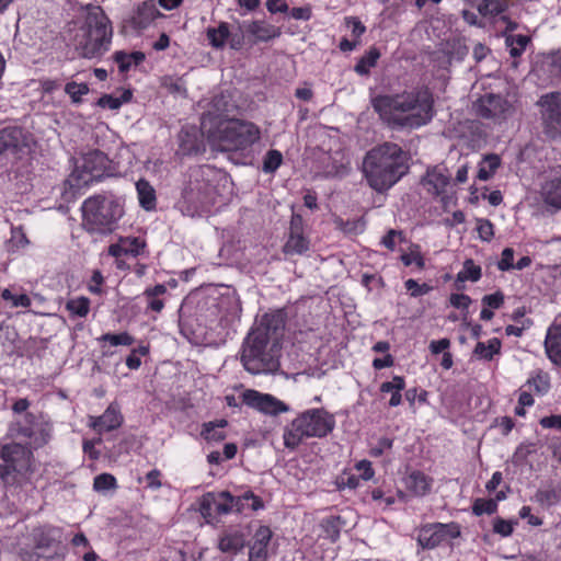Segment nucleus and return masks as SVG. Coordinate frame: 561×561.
Instances as JSON below:
<instances>
[{"instance_id":"obj_1","label":"nucleus","mask_w":561,"mask_h":561,"mask_svg":"<svg viewBox=\"0 0 561 561\" xmlns=\"http://www.w3.org/2000/svg\"><path fill=\"white\" fill-rule=\"evenodd\" d=\"M285 329V316L277 310L265 313L243 343L241 362L253 375L273 374L279 368L280 337Z\"/></svg>"},{"instance_id":"obj_2","label":"nucleus","mask_w":561,"mask_h":561,"mask_svg":"<svg viewBox=\"0 0 561 561\" xmlns=\"http://www.w3.org/2000/svg\"><path fill=\"white\" fill-rule=\"evenodd\" d=\"M371 106L390 128L414 129L433 118V99L427 91H403L377 95Z\"/></svg>"},{"instance_id":"obj_3","label":"nucleus","mask_w":561,"mask_h":561,"mask_svg":"<svg viewBox=\"0 0 561 561\" xmlns=\"http://www.w3.org/2000/svg\"><path fill=\"white\" fill-rule=\"evenodd\" d=\"M408 171V156L393 142L369 150L363 161V172L369 186L379 193L389 190Z\"/></svg>"},{"instance_id":"obj_4","label":"nucleus","mask_w":561,"mask_h":561,"mask_svg":"<svg viewBox=\"0 0 561 561\" xmlns=\"http://www.w3.org/2000/svg\"><path fill=\"white\" fill-rule=\"evenodd\" d=\"M202 131L209 145L218 151L243 149L260 138L259 128L249 122L225 119L211 114L202 119Z\"/></svg>"},{"instance_id":"obj_5","label":"nucleus","mask_w":561,"mask_h":561,"mask_svg":"<svg viewBox=\"0 0 561 561\" xmlns=\"http://www.w3.org/2000/svg\"><path fill=\"white\" fill-rule=\"evenodd\" d=\"M87 15L81 27L82 35L77 38L76 49L83 58H94L108 49L112 38V26L103 9L88 4Z\"/></svg>"},{"instance_id":"obj_6","label":"nucleus","mask_w":561,"mask_h":561,"mask_svg":"<svg viewBox=\"0 0 561 561\" xmlns=\"http://www.w3.org/2000/svg\"><path fill=\"white\" fill-rule=\"evenodd\" d=\"M334 419L323 409L308 410L285 428L284 445L295 449L305 438L323 437L334 427Z\"/></svg>"},{"instance_id":"obj_7","label":"nucleus","mask_w":561,"mask_h":561,"mask_svg":"<svg viewBox=\"0 0 561 561\" xmlns=\"http://www.w3.org/2000/svg\"><path fill=\"white\" fill-rule=\"evenodd\" d=\"M82 227L90 233L106 234L115 229L116 221L122 217L119 204L103 195L85 199L81 207Z\"/></svg>"},{"instance_id":"obj_8","label":"nucleus","mask_w":561,"mask_h":561,"mask_svg":"<svg viewBox=\"0 0 561 561\" xmlns=\"http://www.w3.org/2000/svg\"><path fill=\"white\" fill-rule=\"evenodd\" d=\"M0 480L4 485H21L32 472L33 453L19 443L4 444L0 449Z\"/></svg>"},{"instance_id":"obj_9","label":"nucleus","mask_w":561,"mask_h":561,"mask_svg":"<svg viewBox=\"0 0 561 561\" xmlns=\"http://www.w3.org/2000/svg\"><path fill=\"white\" fill-rule=\"evenodd\" d=\"M108 159L100 150H90L76 162V169L67 182L70 187L81 190L94 181L103 178L108 169Z\"/></svg>"},{"instance_id":"obj_10","label":"nucleus","mask_w":561,"mask_h":561,"mask_svg":"<svg viewBox=\"0 0 561 561\" xmlns=\"http://www.w3.org/2000/svg\"><path fill=\"white\" fill-rule=\"evenodd\" d=\"M477 116L485 119L505 121L514 113L513 105L502 95L488 93L473 103Z\"/></svg>"},{"instance_id":"obj_11","label":"nucleus","mask_w":561,"mask_h":561,"mask_svg":"<svg viewBox=\"0 0 561 561\" xmlns=\"http://www.w3.org/2000/svg\"><path fill=\"white\" fill-rule=\"evenodd\" d=\"M33 142L32 135L20 127H7L0 130V159L9 154L20 158Z\"/></svg>"},{"instance_id":"obj_12","label":"nucleus","mask_w":561,"mask_h":561,"mask_svg":"<svg viewBox=\"0 0 561 561\" xmlns=\"http://www.w3.org/2000/svg\"><path fill=\"white\" fill-rule=\"evenodd\" d=\"M460 536V529L457 524H428L423 526L417 536V542L423 549H434L447 539Z\"/></svg>"},{"instance_id":"obj_13","label":"nucleus","mask_w":561,"mask_h":561,"mask_svg":"<svg viewBox=\"0 0 561 561\" xmlns=\"http://www.w3.org/2000/svg\"><path fill=\"white\" fill-rule=\"evenodd\" d=\"M539 104L545 133L551 138L561 137V93L543 95Z\"/></svg>"},{"instance_id":"obj_14","label":"nucleus","mask_w":561,"mask_h":561,"mask_svg":"<svg viewBox=\"0 0 561 561\" xmlns=\"http://www.w3.org/2000/svg\"><path fill=\"white\" fill-rule=\"evenodd\" d=\"M60 530L54 527L43 528L36 543V561H61V554L57 553L60 545Z\"/></svg>"},{"instance_id":"obj_15","label":"nucleus","mask_w":561,"mask_h":561,"mask_svg":"<svg viewBox=\"0 0 561 561\" xmlns=\"http://www.w3.org/2000/svg\"><path fill=\"white\" fill-rule=\"evenodd\" d=\"M242 402L260 412L272 415L286 412L288 409L284 402L275 397L252 389L245 390L242 393Z\"/></svg>"},{"instance_id":"obj_16","label":"nucleus","mask_w":561,"mask_h":561,"mask_svg":"<svg viewBox=\"0 0 561 561\" xmlns=\"http://www.w3.org/2000/svg\"><path fill=\"white\" fill-rule=\"evenodd\" d=\"M309 249V241L302 232V217L294 214L290 219L289 237L283 251L287 255H301Z\"/></svg>"},{"instance_id":"obj_17","label":"nucleus","mask_w":561,"mask_h":561,"mask_svg":"<svg viewBox=\"0 0 561 561\" xmlns=\"http://www.w3.org/2000/svg\"><path fill=\"white\" fill-rule=\"evenodd\" d=\"M449 182L450 174L447 172L446 168L442 165L428 168L426 173L421 178V185L428 194L435 197L446 192Z\"/></svg>"},{"instance_id":"obj_18","label":"nucleus","mask_w":561,"mask_h":561,"mask_svg":"<svg viewBox=\"0 0 561 561\" xmlns=\"http://www.w3.org/2000/svg\"><path fill=\"white\" fill-rule=\"evenodd\" d=\"M89 425L99 434L114 431L122 426L124 417L116 403H111L100 416H90Z\"/></svg>"},{"instance_id":"obj_19","label":"nucleus","mask_w":561,"mask_h":561,"mask_svg":"<svg viewBox=\"0 0 561 561\" xmlns=\"http://www.w3.org/2000/svg\"><path fill=\"white\" fill-rule=\"evenodd\" d=\"M273 537V533L268 526H260L252 539L249 547L248 561H267L268 559V545Z\"/></svg>"},{"instance_id":"obj_20","label":"nucleus","mask_w":561,"mask_h":561,"mask_svg":"<svg viewBox=\"0 0 561 561\" xmlns=\"http://www.w3.org/2000/svg\"><path fill=\"white\" fill-rule=\"evenodd\" d=\"M545 351L548 358L561 368V321L554 322L548 328Z\"/></svg>"},{"instance_id":"obj_21","label":"nucleus","mask_w":561,"mask_h":561,"mask_svg":"<svg viewBox=\"0 0 561 561\" xmlns=\"http://www.w3.org/2000/svg\"><path fill=\"white\" fill-rule=\"evenodd\" d=\"M540 195L546 205L561 209V173L545 181Z\"/></svg>"},{"instance_id":"obj_22","label":"nucleus","mask_w":561,"mask_h":561,"mask_svg":"<svg viewBox=\"0 0 561 561\" xmlns=\"http://www.w3.org/2000/svg\"><path fill=\"white\" fill-rule=\"evenodd\" d=\"M160 15L154 3L144 2L133 15L131 25L137 30H145Z\"/></svg>"},{"instance_id":"obj_23","label":"nucleus","mask_w":561,"mask_h":561,"mask_svg":"<svg viewBox=\"0 0 561 561\" xmlns=\"http://www.w3.org/2000/svg\"><path fill=\"white\" fill-rule=\"evenodd\" d=\"M245 31L255 37L256 42H267L280 35V28L263 21H252Z\"/></svg>"},{"instance_id":"obj_24","label":"nucleus","mask_w":561,"mask_h":561,"mask_svg":"<svg viewBox=\"0 0 561 561\" xmlns=\"http://www.w3.org/2000/svg\"><path fill=\"white\" fill-rule=\"evenodd\" d=\"M432 485V479L421 471H412L405 478V488L415 496L426 495Z\"/></svg>"},{"instance_id":"obj_25","label":"nucleus","mask_w":561,"mask_h":561,"mask_svg":"<svg viewBox=\"0 0 561 561\" xmlns=\"http://www.w3.org/2000/svg\"><path fill=\"white\" fill-rule=\"evenodd\" d=\"M245 537L240 531L224 534L218 542V548L224 553L236 554L243 549Z\"/></svg>"},{"instance_id":"obj_26","label":"nucleus","mask_w":561,"mask_h":561,"mask_svg":"<svg viewBox=\"0 0 561 561\" xmlns=\"http://www.w3.org/2000/svg\"><path fill=\"white\" fill-rule=\"evenodd\" d=\"M139 203L146 210H151L156 207V192L150 183L146 180H139L136 183Z\"/></svg>"},{"instance_id":"obj_27","label":"nucleus","mask_w":561,"mask_h":561,"mask_svg":"<svg viewBox=\"0 0 561 561\" xmlns=\"http://www.w3.org/2000/svg\"><path fill=\"white\" fill-rule=\"evenodd\" d=\"M501 165V159L495 153L486 154L479 165L478 179L481 181H488L491 179L497 168Z\"/></svg>"},{"instance_id":"obj_28","label":"nucleus","mask_w":561,"mask_h":561,"mask_svg":"<svg viewBox=\"0 0 561 561\" xmlns=\"http://www.w3.org/2000/svg\"><path fill=\"white\" fill-rule=\"evenodd\" d=\"M501 351V342L499 339H491L488 344L483 342H478L474 347V355L479 358L491 360L495 354H499Z\"/></svg>"},{"instance_id":"obj_29","label":"nucleus","mask_w":561,"mask_h":561,"mask_svg":"<svg viewBox=\"0 0 561 561\" xmlns=\"http://www.w3.org/2000/svg\"><path fill=\"white\" fill-rule=\"evenodd\" d=\"M477 9L483 16H494L507 9V2L505 0H481Z\"/></svg>"},{"instance_id":"obj_30","label":"nucleus","mask_w":561,"mask_h":561,"mask_svg":"<svg viewBox=\"0 0 561 561\" xmlns=\"http://www.w3.org/2000/svg\"><path fill=\"white\" fill-rule=\"evenodd\" d=\"M380 57V51L371 47L356 64L355 71L359 75H368L370 68L375 67Z\"/></svg>"},{"instance_id":"obj_31","label":"nucleus","mask_w":561,"mask_h":561,"mask_svg":"<svg viewBox=\"0 0 561 561\" xmlns=\"http://www.w3.org/2000/svg\"><path fill=\"white\" fill-rule=\"evenodd\" d=\"M229 36V27L227 23H220L218 27H209L207 30V38L213 47L221 48Z\"/></svg>"},{"instance_id":"obj_32","label":"nucleus","mask_w":561,"mask_h":561,"mask_svg":"<svg viewBox=\"0 0 561 561\" xmlns=\"http://www.w3.org/2000/svg\"><path fill=\"white\" fill-rule=\"evenodd\" d=\"M14 431H15L16 435H21V436L28 437V438L35 437V442L38 445H44L50 438L51 428L47 424L42 426L39 430V437L36 436L37 435L36 431L31 427H22L19 425L16 427V430H14Z\"/></svg>"},{"instance_id":"obj_33","label":"nucleus","mask_w":561,"mask_h":561,"mask_svg":"<svg viewBox=\"0 0 561 561\" xmlns=\"http://www.w3.org/2000/svg\"><path fill=\"white\" fill-rule=\"evenodd\" d=\"M481 277V267L476 265L471 259L463 262L462 270L457 274L458 282H478Z\"/></svg>"},{"instance_id":"obj_34","label":"nucleus","mask_w":561,"mask_h":561,"mask_svg":"<svg viewBox=\"0 0 561 561\" xmlns=\"http://www.w3.org/2000/svg\"><path fill=\"white\" fill-rule=\"evenodd\" d=\"M536 500L540 505L552 506L561 501V490L559 488H549L539 490L536 493Z\"/></svg>"},{"instance_id":"obj_35","label":"nucleus","mask_w":561,"mask_h":561,"mask_svg":"<svg viewBox=\"0 0 561 561\" xmlns=\"http://www.w3.org/2000/svg\"><path fill=\"white\" fill-rule=\"evenodd\" d=\"M529 37L526 35H508L506 37V45L510 47V54L513 57H518L525 50Z\"/></svg>"},{"instance_id":"obj_36","label":"nucleus","mask_w":561,"mask_h":561,"mask_svg":"<svg viewBox=\"0 0 561 561\" xmlns=\"http://www.w3.org/2000/svg\"><path fill=\"white\" fill-rule=\"evenodd\" d=\"M217 504V496L214 493H206L201 497L199 501V513L209 522L215 514V505Z\"/></svg>"},{"instance_id":"obj_37","label":"nucleus","mask_w":561,"mask_h":561,"mask_svg":"<svg viewBox=\"0 0 561 561\" xmlns=\"http://www.w3.org/2000/svg\"><path fill=\"white\" fill-rule=\"evenodd\" d=\"M321 528L325 533L327 537L332 541L337 540L340 537L341 530V517L340 516H331L325 518L321 523Z\"/></svg>"},{"instance_id":"obj_38","label":"nucleus","mask_w":561,"mask_h":561,"mask_svg":"<svg viewBox=\"0 0 561 561\" xmlns=\"http://www.w3.org/2000/svg\"><path fill=\"white\" fill-rule=\"evenodd\" d=\"M65 92L71 98L73 103H80L81 96L89 92V87L85 83L72 81L66 84Z\"/></svg>"},{"instance_id":"obj_39","label":"nucleus","mask_w":561,"mask_h":561,"mask_svg":"<svg viewBox=\"0 0 561 561\" xmlns=\"http://www.w3.org/2000/svg\"><path fill=\"white\" fill-rule=\"evenodd\" d=\"M119 241L125 255H138L140 250L145 248V242L135 237L121 238Z\"/></svg>"},{"instance_id":"obj_40","label":"nucleus","mask_w":561,"mask_h":561,"mask_svg":"<svg viewBox=\"0 0 561 561\" xmlns=\"http://www.w3.org/2000/svg\"><path fill=\"white\" fill-rule=\"evenodd\" d=\"M497 508V503L495 500H484V499H477L472 506V512L480 516L482 514H493Z\"/></svg>"},{"instance_id":"obj_41","label":"nucleus","mask_w":561,"mask_h":561,"mask_svg":"<svg viewBox=\"0 0 561 561\" xmlns=\"http://www.w3.org/2000/svg\"><path fill=\"white\" fill-rule=\"evenodd\" d=\"M89 299L85 297H80L77 299H72L68 301L67 309L76 316L85 317L89 312Z\"/></svg>"},{"instance_id":"obj_42","label":"nucleus","mask_w":561,"mask_h":561,"mask_svg":"<svg viewBox=\"0 0 561 561\" xmlns=\"http://www.w3.org/2000/svg\"><path fill=\"white\" fill-rule=\"evenodd\" d=\"M93 488L95 491H107L116 488V479L110 473H102L94 478Z\"/></svg>"},{"instance_id":"obj_43","label":"nucleus","mask_w":561,"mask_h":561,"mask_svg":"<svg viewBox=\"0 0 561 561\" xmlns=\"http://www.w3.org/2000/svg\"><path fill=\"white\" fill-rule=\"evenodd\" d=\"M401 261L405 266L414 263L419 268L424 267V259L420 252L419 245H412L410 252L401 256Z\"/></svg>"},{"instance_id":"obj_44","label":"nucleus","mask_w":561,"mask_h":561,"mask_svg":"<svg viewBox=\"0 0 561 561\" xmlns=\"http://www.w3.org/2000/svg\"><path fill=\"white\" fill-rule=\"evenodd\" d=\"M100 340L106 341L113 346H117V345L128 346L134 343V337L131 335H129L127 332H123L119 334L106 333V334L102 335Z\"/></svg>"},{"instance_id":"obj_45","label":"nucleus","mask_w":561,"mask_h":561,"mask_svg":"<svg viewBox=\"0 0 561 561\" xmlns=\"http://www.w3.org/2000/svg\"><path fill=\"white\" fill-rule=\"evenodd\" d=\"M334 224L337 229L345 233H357L364 228V225L359 220H347L344 221L342 218L336 217Z\"/></svg>"},{"instance_id":"obj_46","label":"nucleus","mask_w":561,"mask_h":561,"mask_svg":"<svg viewBox=\"0 0 561 561\" xmlns=\"http://www.w3.org/2000/svg\"><path fill=\"white\" fill-rule=\"evenodd\" d=\"M1 297L4 300H9L12 302V307H30L31 306V299L27 295H13L9 289H3L1 293Z\"/></svg>"},{"instance_id":"obj_47","label":"nucleus","mask_w":561,"mask_h":561,"mask_svg":"<svg viewBox=\"0 0 561 561\" xmlns=\"http://www.w3.org/2000/svg\"><path fill=\"white\" fill-rule=\"evenodd\" d=\"M282 153L277 150H270L265 157L263 163V170L265 172H274L282 163Z\"/></svg>"},{"instance_id":"obj_48","label":"nucleus","mask_w":561,"mask_h":561,"mask_svg":"<svg viewBox=\"0 0 561 561\" xmlns=\"http://www.w3.org/2000/svg\"><path fill=\"white\" fill-rule=\"evenodd\" d=\"M202 435L208 442H220L226 438V434L221 430L214 428L213 422L203 425Z\"/></svg>"},{"instance_id":"obj_49","label":"nucleus","mask_w":561,"mask_h":561,"mask_svg":"<svg viewBox=\"0 0 561 561\" xmlns=\"http://www.w3.org/2000/svg\"><path fill=\"white\" fill-rule=\"evenodd\" d=\"M405 288L411 293V296L413 297L425 295L431 290V287L427 284L420 285L412 278L405 282Z\"/></svg>"},{"instance_id":"obj_50","label":"nucleus","mask_w":561,"mask_h":561,"mask_svg":"<svg viewBox=\"0 0 561 561\" xmlns=\"http://www.w3.org/2000/svg\"><path fill=\"white\" fill-rule=\"evenodd\" d=\"M514 251L511 248H505L502 252V257L497 263V268L500 271H508L511 268H515L513 264Z\"/></svg>"},{"instance_id":"obj_51","label":"nucleus","mask_w":561,"mask_h":561,"mask_svg":"<svg viewBox=\"0 0 561 561\" xmlns=\"http://www.w3.org/2000/svg\"><path fill=\"white\" fill-rule=\"evenodd\" d=\"M404 379L400 376H396L391 381L381 383L380 391L393 393L394 391H401L404 388Z\"/></svg>"},{"instance_id":"obj_52","label":"nucleus","mask_w":561,"mask_h":561,"mask_svg":"<svg viewBox=\"0 0 561 561\" xmlns=\"http://www.w3.org/2000/svg\"><path fill=\"white\" fill-rule=\"evenodd\" d=\"M123 104V101L118 98H114L110 94H104L98 100V105L101 107H108L111 110H117Z\"/></svg>"},{"instance_id":"obj_53","label":"nucleus","mask_w":561,"mask_h":561,"mask_svg":"<svg viewBox=\"0 0 561 561\" xmlns=\"http://www.w3.org/2000/svg\"><path fill=\"white\" fill-rule=\"evenodd\" d=\"M482 302L491 308L499 309L504 304V295L496 291L482 298Z\"/></svg>"},{"instance_id":"obj_54","label":"nucleus","mask_w":561,"mask_h":561,"mask_svg":"<svg viewBox=\"0 0 561 561\" xmlns=\"http://www.w3.org/2000/svg\"><path fill=\"white\" fill-rule=\"evenodd\" d=\"M478 232L482 240L490 241L494 234L493 225L489 220H480Z\"/></svg>"},{"instance_id":"obj_55","label":"nucleus","mask_w":561,"mask_h":561,"mask_svg":"<svg viewBox=\"0 0 561 561\" xmlns=\"http://www.w3.org/2000/svg\"><path fill=\"white\" fill-rule=\"evenodd\" d=\"M449 301L453 307L458 309H467L471 304L470 297L465 294H453Z\"/></svg>"},{"instance_id":"obj_56","label":"nucleus","mask_w":561,"mask_h":561,"mask_svg":"<svg viewBox=\"0 0 561 561\" xmlns=\"http://www.w3.org/2000/svg\"><path fill=\"white\" fill-rule=\"evenodd\" d=\"M345 22L348 26H352V33L355 37H360L366 31L365 25L355 16L346 18Z\"/></svg>"},{"instance_id":"obj_57","label":"nucleus","mask_w":561,"mask_h":561,"mask_svg":"<svg viewBox=\"0 0 561 561\" xmlns=\"http://www.w3.org/2000/svg\"><path fill=\"white\" fill-rule=\"evenodd\" d=\"M493 529L495 533L502 535V536H510L513 533V526L510 522H506L504 519H496L494 522Z\"/></svg>"},{"instance_id":"obj_58","label":"nucleus","mask_w":561,"mask_h":561,"mask_svg":"<svg viewBox=\"0 0 561 561\" xmlns=\"http://www.w3.org/2000/svg\"><path fill=\"white\" fill-rule=\"evenodd\" d=\"M220 500H227L230 504H233V512H242L244 504L241 497H233L228 491L219 493Z\"/></svg>"},{"instance_id":"obj_59","label":"nucleus","mask_w":561,"mask_h":561,"mask_svg":"<svg viewBox=\"0 0 561 561\" xmlns=\"http://www.w3.org/2000/svg\"><path fill=\"white\" fill-rule=\"evenodd\" d=\"M266 8L271 13H284L288 11V5L285 0H267Z\"/></svg>"},{"instance_id":"obj_60","label":"nucleus","mask_w":561,"mask_h":561,"mask_svg":"<svg viewBox=\"0 0 561 561\" xmlns=\"http://www.w3.org/2000/svg\"><path fill=\"white\" fill-rule=\"evenodd\" d=\"M540 425L545 428L561 430V415L545 416L540 420Z\"/></svg>"},{"instance_id":"obj_61","label":"nucleus","mask_w":561,"mask_h":561,"mask_svg":"<svg viewBox=\"0 0 561 561\" xmlns=\"http://www.w3.org/2000/svg\"><path fill=\"white\" fill-rule=\"evenodd\" d=\"M101 442H102L101 438L83 442V450H84V453L89 454L91 459L99 458L100 453L94 447L96 444H100Z\"/></svg>"},{"instance_id":"obj_62","label":"nucleus","mask_w":561,"mask_h":561,"mask_svg":"<svg viewBox=\"0 0 561 561\" xmlns=\"http://www.w3.org/2000/svg\"><path fill=\"white\" fill-rule=\"evenodd\" d=\"M219 495L217 496V504L215 505V514L217 515H226L233 512V504H230L227 500H219Z\"/></svg>"},{"instance_id":"obj_63","label":"nucleus","mask_w":561,"mask_h":561,"mask_svg":"<svg viewBox=\"0 0 561 561\" xmlns=\"http://www.w3.org/2000/svg\"><path fill=\"white\" fill-rule=\"evenodd\" d=\"M396 237H402V232L391 229L388 231V233L382 238L381 243L389 250L394 249V238Z\"/></svg>"},{"instance_id":"obj_64","label":"nucleus","mask_w":561,"mask_h":561,"mask_svg":"<svg viewBox=\"0 0 561 561\" xmlns=\"http://www.w3.org/2000/svg\"><path fill=\"white\" fill-rule=\"evenodd\" d=\"M449 345L450 341L448 339H440L438 341H432L430 344V350L433 354H438L446 351Z\"/></svg>"}]
</instances>
